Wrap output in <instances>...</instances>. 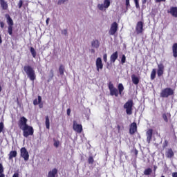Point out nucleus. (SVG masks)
Here are the masks:
<instances>
[{
	"label": "nucleus",
	"mask_w": 177,
	"mask_h": 177,
	"mask_svg": "<svg viewBox=\"0 0 177 177\" xmlns=\"http://www.w3.org/2000/svg\"><path fill=\"white\" fill-rule=\"evenodd\" d=\"M60 145L59 140H54V146L55 147H59V145Z\"/></svg>",
	"instance_id": "nucleus-36"
},
{
	"label": "nucleus",
	"mask_w": 177,
	"mask_h": 177,
	"mask_svg": "<svg viewBox=\"0 0 177 177\" xmlns=\"http://www.w3.org/2000/svg\"><path fill=\"white\" fill-rule=\"evenodd\" d=\"M157 74V71L156 68L152 69V71L151 73V80L153 81V80H156V75Z\"/></svg>",
	"instance_id": "nucleus-27"
},
{
	"label": "nucleus",
	"mask_w": 177,
	"mask_h": 177,
	"mask_svg": "<svg viewBox=\"0 0 177 177\" xmlns=\"http://www.w3.org/2000/svg\"><path fill=\"white\" fill-rule=\"evenodd\" d=\"M66 111H67V115L70 116V114H71V109H68Z\"/></svg>",
	"instance_id": "nucleus-50"
},
{
	"label": "nucleus",
	"mask_w": 177,
	"mask_h": 177,
	"mask_svg": "<svg viewBox=\"0 0 177 177\" xmlns=\"http://www.w3.org/2000/svg\"><path fill=\"white\" fill-rule=\"evenodd\" d=\"M20 156L24 158V161H28L30 158V154H28V151H27V149L26 147H22L20 149Z\"/></svg>",
	"instance_id": "nucleus-7"
},
{
	"label": "nucleus",
	"mask_w": 177,
	"mask_h": 177,
	"mask_svg": "<svg viewBox=\"0 0 177 177\" xmlns=\"http://www.w3.org/2000/svg\"><path fill=\"white\" fill-rule=\"evenodd\" d=\"M54 76H55V75L53 73V69H51L50 71L49 81L52 80L53 79Z\"/></svg>",
	"instance_id": "nucleus-32"
},
{
	"label": "nucleus",
	"mask_w": 177,
	"mask_h": 177,
	"mask_svg": "<svg viewBox=\"0 0 177 177\" xmlns=\"http://www.w3.org/2000/svg\"><path fill=\"white\" fill-rule=\"evenodd\" d=\"M103 60L105 63H107V54H104Z\"/></svg>",
	"instance_id": "nucleus-44"
},
{
	"label": "nucleus",
	"mask_w": 177,
	"mask_h": 177,
	"mask_svg": "<svg viewBox=\"0 0 177 177\" xmlns=\"http://www.w3.org/2000/svg\"><path fill=\"white\" fill-rule=\"evenodd\" d=\"M175 156V152H174V149L171 148L167 149V150L165 151V157L166 158H174Z\"/></svg>",
	"instance_id": "nucleus-15"
},
{
	"label": "nucleus",
	"mask_w": 177,
	"mask_h": 177,
	"mask_svg": "<svg viewBox=\"0 0 177 177\" xmlns=\"http://www.w3.org/2000/svg\"><path fill=\"white\" fill-rule=\"evenodd\" d=\"M5 17L6 19V23L8 24V34L12 36L13 35V26L14 22L13 19H12V17H10V15L9 14H6Z\"/></svg>",
	"instance_id": "nucleus-2"
},
{
	"label": "nucleus",
	"mask_w": 177,
	"mask_h": 177,
	"mask_svg": "<svg viewBox=\"0 0 177 177\" xmlns=\"http://www.w3.org/2000/svg\"><path fill=\"white\" fill-rule=\"evenodd\" d=\"M95 66L97 71L99 73L100 70H103V62H102V58L98 57L95 61Z\"/></svg>",
	"instance_id": "nucleus-13"
},
{
	"label": "nucleus",
	"mask_w": 177,
	"mask_h": 177,
	"mask_svg": "<svg viewBox=\"0 0 177 177\" xmlns=\"http://www.w3.org/2000/svg\"><path fill=\"white\" fill-rule=\"evenodd\" d=\"M17 157V151H10L8 154V160H12Z\"/></svg>",
	"instance_id": "nucleus-20"
},
{
	"label": "nucleus",
	"mask_w": 177,
	"mask_h": 177,
	"mask_svg": "<svg viewBox=\"0 0 177 177\" xmlns=\"http://www.w3.org/2000/svg\"><path fill=\"white\" fill-rule=\"evenodd\" d=\"M117 129H118V131H120V130L121 129V127H120V125H118V126H117Z\"/></svg>",
	"instance_id": "nucleus-56"
},
{
	"label": "nucleus",
	"mask_w": 177,
	"mask_h": 177,
	"mask_svg": "<svg viewBox=\"0 0 177 177\" xmlns=\"http://www.w3.org/2000/svg\"><path fill=\"white\" fill-rule=\"evenodd\" d=\"M143 21H140L137 23L136 26V31L137 34H142L143 32Z\"/></svg>",
	"instance_id": "nucleus-12"
},
{
	"label": "nucleus",
	"mask_w": 177,
	"mask_h": 177,
	"mask_svg": "<svg viewBox=\"0 0 177 177\" xmlns=\"http://www.w3.org/2000/svg\"><path fill=\"white\" fill-rule=\"evenodd\" d=\"M172 52L174 57H177V43H174L172 46Z\"/></svg>",
	"instance_id": "nucleus-23"
},
{
	"label": "nucleus",
	"mask_w": 177,
	"mask_h": 177,
	"mask_svg": "<svg viewBox=\"0 0 177 177\" xmlns=\"http://www.w3.org/2000/svg\"><path fill=\"white\" fill-rule=\"evenodd\" d=\"M39 107H40V109H41V107H42V104H40V105H39Z\"/></svg>",
	"instance_id": "nucleus-60"
},
{
	"label": "nucleus",
	"mask_w": 177,
	"mask_h": 177,
	"mask_svg": "<svg viewBox=\"0 0 177 177\" xmlns=\"http://www.w3.org/2000/svg\"><path fill=\"white\" fill-rule=\"evenodd\" d=\"M115 88L114 87V84H113V83L110 82L109 84V91H111L113 89Z\"/></svg>",
	"instance_id": "nucleus-39"
},
{
	"label": "nucleus",
	"mask_w": 177,
	"mask_h": 177,
	"mask_svg": "<svg viewBox=\"0 0 177 177\" xmlns=\"http://www.w3.org/2000/svg\"><path fill=\"white\" fill-rule=\"evenodd\" d=\"M12 177H19V173L16 172L12 175Z\"/></svg>",
	"instance_id": "nucleus-51"
},
{
	"label": "nucleus",
	"mask_w": 177,
	"mask_h": 177,
	"mask_svg": "<svg viewBox=\"0 0 177 177\" xmlns=\"http://www.w3.org/2000/svg\"><path fill=\"white\" fill-rule=\"evenodd\" d=\"M62 34H64V35H67L68 32L66 29H64V30L62 31Z\"/></svg>",
	"instance_id": "nucleus-49"
},
{
	"label": "nucleus",
	"mask_w": 177,
	"mask_h": 177,
	"mask_svg": "<svg viewBox=\"0 0 177 177\" xmlns=\"http://www.w3.org/2000/svg\"><path fill=\"white\" fill-rule=\"evenodd\" d=\"M124 109L126 110V113L128 115H131L132 111L133 110V100H129L124 104Z\"/></svg>",
	"instance_id": "nucleus-6"
},
{
	"label": "nucleus",
	"mask_w": 177,
	"mask_h": 177,
	"mask_svg": "<svg viewBox=\"0 0 177 177\" xmlns=\"http://www.w3.org/2000/svg\"><path fill=\"white\" fill-rule=\"evenodd\" d=\"M21 131H23V136L24 138H28V136L34 135V128L28 124L24 127Z\"/></svg>",
	"instance_id": "nucleus-4"
},
{
	"label": "nucleus",
	"mask_w": 177,
	"mask_h": 177,
	"mask_svg": "<svg viewBox=\"0 0 177 177\" xmlns=\"http://www.w3.org/2000/svg\"><path fill=\"white\" fill-rule=\"evenodd\" d=\"M41 102H42V97H41V95L38 96V100L35 99L33 101V104L34 106H37V104H39V103H41Z\"/></svg>",
	"instance_id": "nucleus-28"
},
{
	"label": "nucleus",
	"mask_w": 177,
	"mask_h": 177,
	"mask_svg": "<svg viewBox=\"0 0 177 177\" xmlns=\"http://www.w3.org/2000/svg\"><path fill=\"white\" fill-rule=\"evenodd\" d=\"M146 2H147V0H142V5H146Z\"/></svg>",
	"instance_id": "nucleus-54"
},
{
	"label": "nucleus",
	"mask_w": 177,
	"mask_h": 177,
	"mask_svg": "<svg viewBox=\"0 0 177 177\" xmlns=\"http://www.w3.org/2000/svg\"><path fill=\"white\" fill-rule=\"evenodd\" d=\"M138 132V125L136 122H133L130 124L129 133L130 135H135Z\"/></svg>",
	"instance_id": "nucleus-11"
},
{
	"label": "nucleus",
	"mask_w": 177,
	"mask_h": 177,
	"mask_svg": "<svg viewBox=\"0 0 177 177\" xmlns=\"http://www.w3.org/2000/svg\"><path fill=\"white\" fill-rule=\"evenodd\" d=\"M124 91V85L122 84H119L118 86V89L116 88L110 90L111 96H115V97H118V95L120 96L122 95V92Z\"/></svg>",
	"instance_id": "nucleus-3"
},
{
	"label": "nucleus",
	"mask_w": 177,
	"mask_h": 177,
	"mask_svg": "<svg viewBox=\"0 0 177 177\" xmlns=\"http://www.w3.org/2000/svg\"><path fill=\"white\" fill-rule=\"evenodd\" d=\"M73 131H75V132H77V133H81L83 130L82 124H78V123H77V121L74 120L73 124Z\"/></svg>",
	"instance_id": "nucleus-10"
},
{
	"label": "nucleus",
	"mask_w": 177,
	"mask_h": 177,
	"mask_svg": "<svg viewBox=\"0 0 177 177\" xmlns=\"http://www.w3.org/2000/svg\"><path fill=\"white\" fill-rule=\"evenodd\" d=\"M48 161H49V159H48Z\"/></svg>",
	"instance_id": "nucleus-62"
},
{
	"label": "nucleus",
	"mask_w": 177,
	"mask_h": 177,
	"mask_svg": "<svg viewBox=\"0 0 177 177\" xmlns=\"http://www.w3.org/2000/svg\"><path fill=\"white\" fill-rule=\"evenodd\" d=\"M160 177H165V176H161Z\"/></svg>",
	"instance_id": "nucleus-61"
},
{
	"label": "nucleus",
	"mask_w": 177,
	"mask_h": 177,
	"mask_svg": "<svg viewBox=\"0 0 177 177\" xmlns=\"http://www.w3.org/2000/svg\"><path fill=\"white\" fill-rule=\"evenodd\" d=\"M167 13H170L173 17H177V7H171Z\"/></svg>",
	"instance_id": "nucleus-18"
},
{
	"label": "nucleus",
	"mask_w": 177,
	"mask_h": 177,
	"mask_svg": "<svg viewBox=\"0 0 177 177\" xmlns=\"http://www.w3.org/2000/svg\"><path fill=\"white\" fill-rule=\"evenodd\" d=\"M27 121H28V120H27L24 116L19 118V120L18 121V127L19 129H23L24 127H27L28 125L27 124Z\"/></svg>",
	"instance_id": "nucleus-8"
},
{
	"label": "nucleus",
	"mask_w": 177,
	"mask_h": 177,
	"mask_svg": "<svg viewBox=\"0 0 177 177\" xmlns=\"http://www.w3.org/2000/svg\"><path fill=\"white\" fill-rule=\"evenodd\" d=\"M0 5L3 9V10H8V3L4 0H0Z\"/></svg>",
	"instance_id": "nucleus-22"
},
{
	"label": "nucleus",
	"mask_w": 177,
	"mask_h": 177,
	"mask_svg": "<svg viewBox=\"0 0 177 177\" xmlns=\"http://www.w3.org/2000/svg\"><path fill=\"white\" fill-rule=\"evenodd\" d=\"M21 6H23V1L20 0L18 3V8L19 9H21Z\"/></svg>",
	"instance_id": "nucleus-43"
},
{
	"label": "nucleus",
	"mask_w": 177,
	"mask_h": 177,
	"mask_svg": "<svg viewBox=\"0 0 177 177\" xmlns=\"http://www.w3.org/2000/svg\"><path fill=\"white\" fill-rule=\"evenodd\" d=\"M172 177H177V172L172 173Z\"/></svg>",
	"instance_id": "nucleus-53"
},
{
	"label": "nucleus",
	"mask_w": 177,
	"mask_h": 177,
	"mask_svg": "<svg viewBox=\"0 0 177 177\" xmlns=\"http://www.w3.org/2000/svg\"><path fill=\"white\" fill-rule=\"evenodd\" d=\"M147 142L149 144L151 142V139L153 138V129H149L147 130Z\"/></svg>",
	"instance_id": "nucleus-17"
},
{
	"label": "nucleus",
	"mask_w": 177,
	"mask_h": 177,
	"mask_svg": "<svg viewBox=\"0 0 177 177\" xmlns=\"http://www.w3.org/2000/svg\"><path fill=\"white\" fill-rule=\"evenodd\" d=\"M0 177H5V174H0Z\"/></svg>",
	"instance_id": "nucleus-59"
},
{
	"label": "nucleus",
	"mask_w": 177,
	"mask_h": 177,
	"mask_svg": "<svg viewBox=\"0 0 177 177\" xmlns=\"http://www.w3.org/2000/svg\"><path fill=\"white\" fill-rule=\"evenodd\" d=\"M157 168H158L157 165L153 166V172H156V171H157Z\"/></svg>",
	"instance_id": "nucleus-52"
},
{
	"label": "nucleus",
	"mask_w": 177,
	"mask_h": 177,
	"mask_svg": "<svg viewBox=\"0 0 177 177\" xmlns=\"http://www.w3.org/2000/svg\"><path fill=\"white\" fill-rule=\"evenodd\" d=\"M174 89L167 87L161 91L160 97H169V96L174 95Z\"/></svg>",
	"instance_id": "nucleus-5"
},
{
	"label": "nucleus",
	"mask_w": 177,
	"mask_h": 177,
	"mask_svg": "<svg viewBox=\"0 0 177 177\" xmlns=\"http://www.w3.org/2000/svg\"><path fill=\"white\" fill-rule=\"evenodd\" d=\"M0 44H2V37L0 35Z\"/></svg>",
	"instance_id": "nucleus-57"
},
{
	"label": "nucleus",
	"mask_w": 177,
	"mask_h": 177,
	"mask_svg": "<svg viewBox=\"0 0 177 177\" xmlns=\"http://www.w3.org/2000/svg\"><path fill=\"white\" fill-rule=\"evenodd\" d=\"M67 1H68V0H59L57 2V4L62 5V4L64 3V2H67Z\"/></svg>",
	"instance_id": "nucleus-42"
},
{
	"label": "nucleus",
	"mask_w": 177,
	"mask_h": 177,
	"mask_svg": "<svg viewBox=\"0 0 177 177\" xmlns=\"http://www.w3.org/2000/svg\"><path fill=\"white\" fill-rule=\"evenodd\" d=\"M3 172H4L3 165H2V163H0V175H5Z\"/></svg>",
	"instance_id": "nucleus-33"
},
{
	"label": "nucleus",
	"mask_w": 177,
	"mask_h": 177,
	"mask_svg": "<svg viewBox=\"0 0 177 177\" xmlns=\"http://www.w3.org/2000/svg\"><path fill=\"white\" fill-rule=\"evenodd\" d=\"M91 46H93V48H99V46H100V43L99 42V40L97 39H95V40H93L92 42H91Z\"/></svg>",
	"instance_id": "nucleus-25"
},
{
	"label": "nucleus",
	"mask_w": 177,
	"mask_h": 177,
	"mask_svg": "<svg viewBox=\"0 0 177 177\" xmlns=\"http://www.w3.org/2000/svg\"><path fill=\"white\" fill-rule=\"evenodd\" d=\"M139 151H138V149H135V155L138 156Z\"/></svg>",
	"instance_id": "nucleus-55"
},
{
	"label": "nucleus",
	"mask_w": 177,
	"mask_h": 177,
	"mask_svg": "<svg viewBox=\"0 0 177 177\" xmlns=\"http://www.w3.org/2000/svg\"><path fill=\"white\" fill-rule=\"evenodd\" d=\"M134 2L136 3V8L137 9H140V6H139V0H134Z\"/></svg>",
	"instance_id": "nucleus-37"
},
{
	"label": "nucleus",
	"mask_w": 177,
	"mask_h": 177,
	"mask_svg": "<svg viewBox=\"0 0 177 177\" xmlns=\"http://www.w3.org/2000/svg\"><path fill=\"white\" fill-rule=\"evenodd\" d=\"M167 0H155L156 3H160L161 2H165Z\"/></svg>",
	"instance_id": "nucleus-46"
},
{
	"label": "nucleus",
	"mask_w": 177,
	"mask_h": 177,
	"mask_svg": "<svg viewBox=\"0 0 177 177\" xmlns=\"http://www.w3.org/2000/svg\"><path fill=\"white\" fill-rule=\"evenodd\" d=\"M162 117L165 122H168V118L167 117V114L163 113Z\"/></svg>",
	"instance_id": "nucleus-40"
},
{
	"label": "nucleus",
	"mask_w": 177,
	"mask_h": 177,
	"mask_svg": "<svg viewBox=\"0 0 177 177\" xmlns=\"http://www.w3.org/2000/svg\"><path fill=\"white\" fill-rule=\"evenodd\" d=\"M168 146V140H165L163 145H162V148L165 149Z\"/></svg>",
	"instance_id": "nucleus-41"
},
{
	"label": "nucleus",
	"mask_w": 177,
	"mask_h": 177,
	"mask_svg": "<svg viewBox=\"0 0 177 177\" xmlns=\"http://www.w3.org/2000/svg\"><path fill=\"white\" fill-rule=\"evenodd\" d=\"M117 31H118V24H117V22H113L111 25V28L109 30V35H115Z\"/></svg>",
	"instance_id": "nucleus-9"
},
{
	"label": "nucleus",
	"mask_w": 177,
	"mask_h": 177,
	"mask_svg": "<svg viewBox=\"0 0 177 177\" xmlns=\"http://www.w3.org/2000/svg\"><path fill=\"white\" fill-rule=\"evenodd\" d=\"M125 62H127V57L125 56V55H122L121 58L122 64H124Z\"/></svg>",
	"instance_id": "nucleus-34"
},
{
	"label": "nucleus",
	"mask_w": 177,
	"mask_h": 177,
	"mask_svg": "<svg viewBox=\"0 0 177 177\" xmlns=\"http://www.w3.org/2000/svg\"><path fill=\"white\" fill-rule=\"evenodd\" d=\"M57 175V169L54 168L52 169V171H50L48 172V177H56Z\"/></svg>",
	"instance_id": "nucleus-21"
},
{
	"label": "nucleus",
	"mask_w": 177,
	"mask_h": 177,
	"mask_svg": "<svg viewBox=\"0 0 177 177\" xmlns=\"http://www.w3.org/2000/svg\"><path fill=\"white\" fill-rule=\"evenodd\" d=\"M151 172H153V170L151 168H147L144 171V175H151Z\"/></svg>",
	"instance_id": "nucleus-30"
},
{
	"label": "nucleus",
	"mask_w": 177,
	"mask_h": 177,
	"mask_svg": "<svg viewBox=\"0 0 177 177\" xmlns=\"http://www.w3.org/2000/svg\"><path fill=\"white\" fill-rule=\"evenodd\" d=\"M24 71L26 73L28 78L30 81H35L37 80V75L35 74V70L30 65H26L24 66Z\"/></svg>",
	"instance_id": "nucleus-1"
},
{
	"label": "nucleus",
	"mask_w": 177,
	"mask_h": 177,
	"mask_svg": "<svg viewBox=\"0 0 177 177\" xmlns=\"http://www.w3.org/2000/svg\"><path fill=\"white\" fill-rule=\"evenodd\" d=\"M110 0H104L103 4H98V8L100 10H104V8L105 9H107L109 6H110Z\"/></svg>",
	"instance_id": "nucleus-14"
},
{
	"label": "nucleus",
	"mask_w": 177,
	"mask_h": 177,
	"mask_svg": "<svg viewBox=\"0 0 177 177\" xmlns=\"http://www.w3.org/2000/svg\"><path fill=\"white\" fill-rule=\"evenodd\" d=\"M91 53H95V49L91 50Z\"/></svg>",
	"instance_id": "nucleus-58"
},
{
	"label": "nucleus",
	"mask_w": 177,
	"mask_h": 177,
	"mask_svg": "<svg viewBox=\"0 0 177 177\" xmlns=\"http://www.w3.org/2000/svg\"><path fill=\"white\" fill-rule=\"evenodd\" d=\"M131 5L129 4V0H126V8H129Z\"/></svg>",
	"instance_id": "nucleus-47"
},
{
	"label": "nucleus",
	"mask_w": 177,
	"mask_h": 177,
	"mask_svg": "<svg viewBox=\"0 0 177 177\" xmlns=\"http://www.w3.org/2000/svg\"><path fill=\"white\" fill-rule=\"evenodd\" d=\"M164 74V64H160L158 65L157 75L158 77H162Z\"/></svg>",
	"instance_id": "nucleus-16"
},
{
	"label": "nucleus",
	"mask_w": 177,
	"mask_h": 177,
	"mask_svg": "<svg viewBox=\"0 0 177 177\" xmlns=\"http://www.w3.org/2000/svg\"><path fill=\"white\" fill-rule=\"evenodd\" d=\"M50 20V18H47L46 20V26H49V21Z\"/></svg>",
	"instance_id": "nucleus-48"
},
{
	"label": "nucleus",
	"mask_w": 177,
	"mask_h": 177,
	"mask_svg": "<svg viewBox=\"0 0 177 177\" xmlns=\"http://www.w3.org/2000/svg\"><path fill=\"white\" fill-rule=\"evenodd\" d=\"M88 161V164H93L95 162V160L93 159V156H89Z\"/></svg>",
	"instance_id": "nucleus-35"
},
{
	"label": "nucleus",
	"mask_w": 177,
	"mask_h": 177,
	"mask_svg": "<svg viewBox=\"0 0 177 177\" xmlns=\"http://www.w3.org/2000/svg\"><path fill=\"white\" fill-rule=\"evenodd\" d=\"M131 80H132V82H133V84H134V85H138V84H139V77H136V75H132Z\"/></svg>",
	"instance_id": "nucleus-24"
},
{
	"label": "nucleus",
	"mask_w": 177,
	"mask_h": 177,
	"mask_svg": "<svg viewBox=\"0 0 177 177\" xmlns=\"http://www.w3.org/2000/svg\"><path fill=\"white\" fill-rule=\"evenodd\" d=\"M117 59H118V51H115L110 57V60L112 63H115Z\"/></svg>",
	"instance_id": "nucleus-19"
},
{
	"label": "nucleus",
	"mask_w": 177,
	"mask_h": 177,
	"mask_svg": "<svg viewBox=\"0 0 177 177\" xmlns=\"http://www.w3.org/2000/svg\"><path fill=\"white\" fill-rule=\"evenodd\" d=\"M59 72L60 75H63L64 74V66L63 64H61L59 67Z\"/></svg>",
	"instance_id": "nucleus-31"
},
{
	"label": "nucleus",
	"mask_w": 177,
	"mask_h": 177,
	"mask_svg": "<svg viewBox=\"0 0 177 177\" xmlns=\"http://www.w3.org/2000/svg\"><path fill=\"white\" fill-rule=\"evenodd\" d=\"M5 126L2 122H0V133L3 131Z\"/></svg>",
	"instance_id": "nucleus-38"
},
{
	"label": "nucleus",
	"mask_w": 177,
	"mask_h": 177,
	"mask_svg": "<svg viewBox=\"0 0 177 177\" xmlns=\"http://www.w3.org/2000/svg\"><path fill=\"white\" fill-rule=\"evenodd\" d=\"M46 129H50V122L49 120V116H46Z\"/></svg>",
	"instance_id": "nucleus-26"
},
{
	"label": "nucleus",
	"mask_w": 177,
	"mask_h": 177,
	"mask_svg": "<svg viewBox=\"0 0 177 177\" xmlns=\"http://www.w3.org/2000/svg\"><path fill=\"white\" fill-rule=\"evenodd\" d=\"M0 27L1 28H4L5 23H3V21H0Z\"/></svg>",
	"instance_id": "nucleus-45"
},
{
	"label": "nucleus",
	"mask_w": 177,
	"mask_h": 177,
	"mask_svg": "<svg viewBox=\"0 0 177 177\" xmlns=\"http://www.w3.org/2000/svg\"><path fill=\"white\" fill-rule=\"evenodd\" d=\"M30 50L32 57L35 59V57H37V51H35V49L34 48V47H30Z\"/></svg>",
	"instance_id": "nucleus-29"
}]
</instances>
